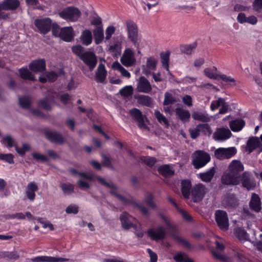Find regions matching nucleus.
Returning <instances> with one entry per match:
<instances>
[{
	"mask_svg": "<svg viewBox=\"0 0 262 262\" xmlns=\"http://www.w3.org/2000/svg\"><path fill=\"white\" fill-rule=\"evenodd\" d=\"M58 14L60 18L68 22H75L80 17L81 12L75 7L69 6L59 11Z\"/></svg>",
	"mask_w": 262,
	"mask_h": 262,
	"instance_id": "f257e3e1",
	"label": "nucleus"
},
{
	"mask_svg": "<svg viewBox=\"0 0 262 262\" xmlns=\"http://www.w3.org/2000/svg\"><path fill=\"white\" fill-rule=\"evenodd\" d=\"M192 164L196 169L205 166L210 161L209 154L203 150H196L192 156Z\"/></svg>",
	"mask_w": 262,
	"mask_h": 262,
	"instance_id": "f03ea898",
	"label": "nucleus"
},
{
	"mask_svg": "<svg viewBox=\"0 0 262 262\" xmlns=\"http://www.w3.org/2000/svg\"><path fill=\"white\" fill-rule=\"evenodd\" d=\"M160 216L161 217L162 219L164 221L166 224L167 229V233L171 235L179 243L181 244L184 247L189 249H191L192 248L191 245L188 242V241L176 234V228L173 225H172L171 224L169 220L163 214H160Z\"/></svg>",
	"mask_w": 262,
	"mask_h": 262,
	"instance_id": "7ed1b4c3",
	"label": "nucleus"
},
{
	"mask_svg": "<svg viewBox=\"0 0 262 262\" xmlns=\"http://www.w3.org/2000/svg\"><path fill=\"white\" fill-rule=\"evenodd\" d=\"M52 33L56 37H59L67 42H70L74 38L73 30L72 27L60 28L58 25L54 26Z\"/></svg>",
	"mask_w": 262,
	"mask_h": 262,
	"instance_id": "20e7f679",
	"label": "nucleus"
},
{
	"mask_svg": "<svg viewBox=\"0 0 262 262\" xmlns=\"http://www.w3.org/2000/svg\"><path fill=\"white\" fill-rule=\"evenodd\" d=\"M128 39L136 47L139 46L138 31L137 25L133 21L126 22Z\"/></svg>",
	"mask_w": 262,
	"mask_h": 262,
	"instance_id": "39448f33",
	"label": "nucleus"
},
{
	"mask_svg": "<svg viewBox=\"0 0 262 262\" xmlns=\"http://www.w3.org/2000/svg\"><path fill=\"white\" fill-rule=\"evenodd\" d=\"M215 221L220 229L226 231L229 228V223L227 213L226 211L217 210L215 213Z\"/></svg>",
	"mask_w": 262,
	"mask_h": 262,
	"instance_id": "423d86ee",
	"label": "nucleus"
},
{
	"mask_svg": "<svg viewBox=\"0 0 262 262\" xmlns=\"http://www.w3.org/2000/svg\"><path fill=\"white\" fill-rule=\"evenodd\" d=\"M247 190H254L256 187V181L252 174L248 171L244 172L240 176V183Z\"/></svg>",
	"mask_w": 262,
	"mask_h": 262,
	"instance_id": "0eeeda50",
	"label": "nucleus"
},
{
	"mask_svg": "<svg viewBox=\"0 0 262 262\" xmlns=\"http://www.w3.org/2000/svg\"><path fill=\"white\" fill-rule=\"evenodd\" d=\"M207 192V188L202 183L195 184L191 189L190 194L194 202H199L204 198Z\"/></svg>",
	"mask_w": 262,
	"mask_h": 262,
	"instance_id": "6e6552de",
	"label": "nucleus"
},
{
	"mask_svg": "<svg viewBox=\"0 0 262 262\" xmlns=\"http://www.w3.org/2000/svg\"><path fill=\"white\" fill-rule=\"evenodd\" d=\"M34 25L41 34H46L51 29L52 20L48 17L37 18L34 20Z\"/></svg>",
	"mask_w": 262,
	"mask_h": 262,
	"instance_id": "1a4fd4ad",
	"label": "nucleus"
},
{
	"mask_svg": "<svg viewBox=\"0 0 262 262\" xmlns=\"http://www.w3.org/2000/svg\"><path fill=\"white\" fill-rule=\"evenodd\" d=\"M147 233L151 239L159 241L165 237L166 231L163 226H159L156 228L148 229Z\"/></svg>",
	"mask_w": 262,
	"mask_h": 262,
	"instance_id": "9d476101",
	"label": "nucleus"
},
{
	"mask_svg": "<svg viewBox=\"0 0 262 262\" xmlns=\"http://www.w3.org/2000/svg\"><path fill=\"white\" fill-rule=\"evenodd\" d=\"M221 181L222 184L224 185H238L240 184V176H237V175L227 170L222 175Z\"/></svg>",
	"mask_w": 262,
	"mask_h": 262,
	"instance_id": "9b49d317",
	"label": "nucleus"
},
{
	"mask_svg": "<svg viewBox=\"0 0 262 262\" xmlns=\"http://www.w3.org/2000/svg\"><path fill=\"white\" fill-rule=\"evenodd\" d=\"M236 152V149L234 147L227 148H219L214 151V156L220 160L229 159L233 156Z\"/></svg>",
	"mask_w": 262,
	"mask_h": 262,
	"instance_id": "f8f14e48",
	"label": "nucleus"
},
{
	"mask_svg": "<svg viewBox=\"0 0 262 262\" xmlns=\"http://www.w3.org/2000/svg\"><path fill=\"white\" fill-rule=\"evenodd\" d=\"M81 60L89 67L90 71H92L97 63V59L96 55L91 51H85L82 55Z\"/></svg>",
	"mask_w": 262,
	"mask_h": 262,
	"instance_id": "ddd939ff",
	"label": "nucleus"
},
{
	"mask_svg": "<svg viewBox=\"0 0 262 262\" xmlns=\"http://www.w3.org/2000/svg\"><path fill=\"white\" fill-rule=\"evenodd\" d=\"M232 135L230 130L228 128H218L213 133V138L217 141H224L229 139Z\"/></svg>",
	"mask_w": 262,
	"mask_h": 262,
	"instance_id": "4468645a",
	"label": "nucleus"
},
{
	"mask_svg": "<svg viewBox=\"0 0 262 262\" xmlns=\"http://www.w3.org/2000/svg\"><path fill=\"white\" fill-rule=\"evenodd\" d=\"M130 115L138 123V126L142 129H147V126L144 122V116L140 110L134 108L129 111Z\"/></svg>",
	"mask_w": 262,
	"mask_h": 262,
	"instance_id": "2eb2a0df",
	"label": "nucleus"
},
{
	"mask_svg": "<svg viewBox=\"0 0 262 262\" xmlns=\"http://www.w3.org/2000/svg\"><path fill=\"white\" fill-rule=\"evenodd\" d=\"M151 90L152 86L149 81L143 76L140 77L137 85V92L147 94L149 93Z\"/></svg>",
	"mask_w": 262,
	"mask_h": 262,
	"instance_id": "dca6fc26",
	"label": "nucleus"
},
{
	"mask_svg": "<svg viewBox=\"0 0 262 262\" xmlns=\"http://www.w3.org/2000/svg\"><path fill=\"white\" fill-rule=\"evenodd\" d=\"M135 61L133 51L130 49H126L121 58V63L126 67H130L135 63Z\"/></svg>",
	"mask_w": 262,
	"mask_h": 262,
	"instance_id": "f3484780",
	"label": "nucleus"
},
{
	"mask_svg": "<svg viewBox=\"0 0 262 262\" xmlns=\"http://www.w3.org/2000/svg\"><path fill=\"white\" fill-rule=\"evenodd\" d=\"M69 259L66 258L48 256H38L31 259L32 262H67Z\"/></svg>",
	"mask_w": 262,
	"mask_h": 262,
	"instance_id": "a211bd4d",
	"label": "nucleus"
},
{
	"mask_svg": "<svg viewBox=\"0 0 262 262\" xmlns=\"http://www.w3.org/2000/svg\"><path fill=\"white\" fill-rule=\"evenodd\" d=\"M249 207L252 211L259 212L261 209V203L258 194L253 193L249 202Z\"/></svg>",
	"mask_w": 262,
	"mask_h": 262,
	"instance_id": "6ab92c4d",
	"label": "nucleus"
},
{
	"mask_svg": "<svg viewBox=\"0 0 262 262\" xmlns=\"http://www.w3.org/2000/svg\"><path fill=\"white\" fill-rule=\"evenodd\" d=\"M30 69L34 72H41L46 70V61L43 59H38L32 61L29 64Z\"/></svg>",
	"mask_w": 262,
	"mask_h": 262,
	"instance_id": "aec40b11",
	"label": "nucleus"
},
{
	"mask_svg": "<svg viewBox=\"0 0 262 262\" xmlns=\"http://www.w3.org/2000/svg\"><path fill=\"white\" fill-rule=\"evenodd\" d=\"M120 219L122 226L125 229H128L134 225L133 221L135 220V219L126 212L120 215Z\"/></svg>",
	"mask_w": 262,
	"mask_h": 262,
	"instance_id": "412c9836",
	"label": "nucleus"
},
{
	"mask_svg": "<svg viewBox=\"0 0 262 262\" xmlns=\"http://www.w3.org/2000/svg\"><path fill=\"white\" fill-rule=\"evenodd\" d=\"M244 169V167L242 163L236 160H232L228 166V170L233 173L237 176H241L239 173Z\"/></svg>",
	"mask_w": 262,
	"mask_h": 262,
	"instance_id": "4be33fe9",
	"label": "nucleus"
},
{
	"mask_svg": "<svg viewBox=\"0 0 262 262\" xmlns=\"http://www.w3.org/2000/svg\"><path fill=\"white\" fill-rule=\"evenodd\" d=\"M262 149V143L257 137H252L249 139L247 142V150L249 153L252 152L255 149Z\"/></svg>",
	"mask_w": 262,
	"mask_h": 262,
	"instance_id": "5701e85b",
	"label": "nucleus"
},
{
	"mask_svg": "<svg viewBox=\"0 0 262 262\" xmlns=\"http://www.w3.org/2000/svg\"><path fill=\"white\" fill-rule=\"evenodd\" d=\"M38 189V186L34 182H30L27 186L26 193L27 198L31 201L34 200L35 198V192Z\"/></svg>",
	"mask_w": 262,
	"mask_h": 262,
	"instance_id": "b1692460",
	"label": "nucleus"
},
{
	"mask_svg": "<svg viewBox=\"0 0 262 262\" xmlns=\"http://www.w3.org/2000/svg\"><path fill=\"white\" fill-rule=\"evenodd\" d=\"M135 98L137 100V102L142 105L149 107H152L154 106L153 100L148 96L143 95H135Z\"/></svg>",
	"mask_w": 262,
	"mask_h": 262,
	"instance_id": "393cba45",
	"label": "nucleus"
},
{
	"mask_svg": "<svg viewBox=\"0 0 262 262\" xmlns=\"http://www.w3.org/2000/svg\"><path fill=\"white\" fill-rule=\"evenodd\" d=\"M106 75L107 72L104 64L102 63L99 64L96 71V81L99 83H103L106 79Z\"/></svg>",
	"mask_w": 262,
	"mask_h": 262,
	"instance_id": "a878e982",
	"label": "nucleus"
},
{
	"mask_svg": "<svg viewBox=\"0 0 262 262\" xmlns=\"http://www.w3.org/2000/svg\"><path fill=\"white\" fill-rule=\"evenodd\" d=\"M2 3L4 10L14 11L20 6L19 0H4Z\"/></svg>",
	"mask_w": 262,
	"mask_h": 262,
	"instance_id": "bb28decb",
	"label": "nucleus"
},
{
	"mask_svg": "<svg viewBox=\"0 0 262 262\" xmlns=\"http://www.w3.org/2000/svg\"><path fill=\"white\" fill-rule=\"evenodd\" d=\"M45 135L47 139L54 143L61 144L64 141L62 136L60 133L56 132H46Z\"/></svg>",
	"mask_w": 262,
	"mask_h": 262,
	"instance_id": "cd10ccee",
	"label": "nucleus"
},
{
	"mask_svg": "<svg viewBox=\"0 0 262 262\" xmlns=\"http://www.w3.org/2000/svg\"><path fill=\"white\" fill-rule=\"evenodd\" d=\"M191 182L190 180H183L181 182V191L183 195L188 199L191 193Z\"/></svg>",
	"mask_w": 262,
	"mask_h": 262,
	"instance_id": "c85d7f7f",
	"label": "nucleus"
},
{
	"mask_svg": "<svg viewBox=\"0 0 262 262\" xmlns=\"http://www.w3.org/2000/svg\"><path fill=\"white\" fill-rule=\"evenodd\" d=\"M192 118L202 122H208L211 120L209 115L206 112H193L192 114Z\"/></svg>",
	"mask_w": 262,
	"mask_h": 262,
	"instance_id": "c756f323",
	"label": "nucleus"
},
{
	"mask_svg": "<svg viewBox=\"0 0 262 262\" xmlns=\"http://www.w3.org/2000/svg\"><path fill=\"white\" fill-rule=\"evenodd\" d=\"M234 234L242 242L248 241L249 235L243 228H236L234 229Z\"/></svg>",
	"mask_w": 262,
	"mask_h": 262,
	"instance_id": "7c9ffc66",
	"label": "nucleus"
},
{
	"mask_svg": "<svg viewBox=\"0 0 262 262\" xmlns=\"http://www.w3.org/2000/svg\"><path fill=\"white\" fill-rule=\"evenodd\" d=\"M176 116L183 122L188 121L190 118V113L188 110H184L181 107L176 108Z\"/></svg>",
	"mask_w": 262,
	"mask_h": 262,
	"instance_id": "2f4dec72",
	"label": "nucleus"
},
{
	"mask_svg": "<svg viewBox=\"0 0 262 262\" xmlns=\"http://www.w3.org/2000/svg\"><path fill=\"white\" fill-rule=\"evenodd\" d=\"M215 172V168L213 167L205 172L199 173L198 174V177L203 182L209 183L211 182L213 179Z\"/></svg>",
	"mask_w": 262,
	"mask_h": 262,
	"instance_id": "473e14b6",
	"label": "nucleus"
},
{
	"mask_svg": "<svg viewBox=\"0 0 262 262\" xmlns=\"http://www.w3.org/2000/svg\"><path fill=\"white\" fill-rule=\"evenodd\" d=\"M94 40L96 44L100 43L104 39V33L102 26H97L93 31Z\"/></svg>",
	"mask_w": 262,
	"mask_h": 262,
	"instance_id": "72a5a7b5",
	"label": "nucleus"
},
{
	"mask_svg": "<svg viewBox=\"0 0 262 262\" xmlns=\"http://www.w3.org/2000/svg\"><path fill=\"white\" fill-rule=\"evenodd\" d=\"M92 39V34L90 30H85L82 32L80 36V40L83 45L89 46L91 43Z\"/></svg>",
	"mask_w": 262,
	"mask_h": 262,
	"instance_id": "f704fd0d",
	"label": "nucleus"
},
{
	"mask_svg": "<svg viewBox=\"0 0 262 262\" xmlns=\"http://www.w3.org/2000/svg\"><path fill=\"white\" fill-rule=\"evenodd\" d=\"M245 125V122L242 119H236L230 123V127L233 132L241 130Z\"/></svg>",
	"mask_w": 262,
	"mask_h": 262,
	"instance_id": "c9c22d12",
	"label": "nucleus"
},
{
	"mask_svg": "<svg viewBox=\"0 0 262 262\" xmlns=\"http://www.w3.org/2000/svg\"><path fill=\"white\" fill-rule=\"evenodd\" d=\"M217 68L215 67L207 68L204 69V74L209 78L217 79L220 74L217 73Z\"/></svg>",
	"mask_w": 262,
	"mask_h": 262,
	"instance_id": "e433bc0d",
	"label": "nucleus"
},
{
	"mask_svg": "<svg viewBox=\"0 0 262 262\" xmlns=\"http://www.w3.org/2000/svg\"><path fill=\"white\" fill-rule=\"evenodd\" d=\"M158 170L160 173L165 177L171 176L174 174V170L168 165H164L159 167Z\"/></svg>",
	"mask_w": 262,
	"mask_h": 262,
	"instance_id": "4c0bfd02",
	"label": "nucleus"
},
{
	"mask_svg": "<svg viewBox=\"0 0 262 262\" xmlns=\"http://www.w3.org/2000/svg\"><path fill=\"white\" fill-rule=\"evenodd\" d=\"M112 67L114 70L121 73L122 75L126 78L130 77V74L124 69L118 61H115L113 63Z\"/></svg>",
	"mask_w": 262,
	"mask_h": 262,
	"instance_id": "58836bf2",
	"label": "nucleus"
},
{
	"mask_svg": "<svg viewBox=\"0 0 262 262\" xmlns=\"http://www.w3.org/2000/svg\"><path fill=\"white\" fill-rule=\"evenodd\" d=\"M196 42H194L189 45H185L181 46L180 47L181 51L182 53L187 55H190L193 49L196 47Z\"/></svg>",
	"mask_w": 262,
	"mask_h": 262,
	"instance_id": "ea45409f",
	"label": "nucleus"
},
{
	"mask_svg": "<svg viewBox=\"0 0 262 262\" xmlns=\"http://www.w3.org/2000/svg\"><path fill=\"white\" fill-rule=\"evenodd\" d=\"M19 74L21 78L26 80H34L35 77L27 69L21 68L19 70Z\"/></svg>",
	"mask_w": 262,
	"mask_h": 262,
	"instance_id": "a19ab883",
	"label": "nucleus"
},
{
	"mask_svg": "<svg viewBox=\"0 0 262 262\" xmlns=\"http://www.w3.org/2000/svg\"><path fill=\"white\" fill-rule=\"evenodd\" d=\"M170 54L166 52L161 54V59L163 67L169 71V60Z\"/></svg>",
	"mask_w": 262,
	"mask_h": 262,
	"instance_id": "79ce46f5",
	"label": "nucleus"
},
{
	"mask_svg": "<svg viewBox=\"0 0 262 262\" xmlns=\"http://www.w3.org/2000/svg\"><path fill=\"white\" fill-rule=\"evenodd\" d=\"M154 115L159 123L166 126H168L169 124L167 119L159 111L156 110Z\"/></svg>",
	"mask_w": 262,
	"mask_h": 262,
	"instance_id": "37998d69",
	"label": "nucleus"
},
{
	"mask_svg": "<svg viewBox=\"0 0 262 262\" xmlns=\"http://www.w3.org/2000/svg\"><path fill=\"white\" fill-rule=\"evenodd\" d=\"M119 93L124 97H129L133 94V88L132 85H126L121 89Z\"/></svg>",
	"mask_w": 262,
	"mask_h": 262,
	"instance_id": "c03bdc74",
	"label": "nucleus"
},
{
	"mask_svg": "<svg viewBox=\"0 0 262 262\" xmlns=\"http://www.w3.org/2000/svg\"><path fill=\"white\" fill-rule=\"evenodd\" d=\"M2 144H5L8 147L10 148L16 145L15 144V141L10 135H7L4 137L1 141Z\"/></svg>",
	"mask_w": 262,
	"mask_h": 262,
	"instance_id": "a18cd8bd",
	"label": "nucleus"
},
{
	"mask_svg": "<svg viewBox=\"0 0 262 262\" xmlns=\"http://www.w3.org/2000/svg\"><path fill=\"white\" fill-rule=\"evenodd\" d=\"M177 262H193L186 254L178 253L173 257Z\"/></svg>",
	"mask_w": 262,
	"mask_h": 262,
	"instance_id": "49530a36",
	"label": "nucleus"
},
{
	"mask_svg": "<svg viewBox=\"0 0 262 262\" xmlns=\"http://www.w3.org/2000/svg\"><path fill=\"white\" fill-rule=\"evenodd\" d=\"M200 133H202L206 136H210L211 134V130L210 126L208 124H200L198 125Z\"/></svg>",
	"mask_w": 262,
	"mask_h": 262,
	"instance_id": "de8ad7c7",
	"label": "nucleus"
},
{
	"mask_svg": "<svg viewBox=\"0 0 262 262\" xmlns=\"http://www.w3.org/2000/svg\"><path fill=\"white\" fill-rule=\"evenodd\" d=\"M19 103L22 107L28 108L30 106L31 98L28 96L20 97L19 98Z\"/></svg>",
	"mask_w": 262,
	"mask_h": 262,
	"instance_id": "09e8293b",
	"label": "nucleus"
},
{
	"mask_svg": "<svg viewBox=\"0 0 262 262\" xmlns=\"http://www.w3.org/2000/svg\"><path fill=\"white\" fill-rule=\"evenodd\" d=\"M0 160L4 161L9 164H14V156L12 154H2L0 152Z\"/></svg>",
	"mask_w": 262,
	"mask_h": 262,
	"instance_id": "8fccbe9b",
	"label": "nucleus"
},
{
	"mask_svg": "<svg viewBox=\"0 0 262 262\" xmlns=\"http://www.w3.org/2000/svg\"><path fill=\"white\" fill-rule=\"evenodd\" d=\"M60 187L66 194H70L74 192V186L70 183H62Z\"/></svg>",
	"mask_w": 262,
	"mask_h": 262,
	"instance_id": "3c124183",
	"label": "nucleus"
},
{
	"mask_svg": "<svg viewBox=\"0 0 262 262\" xmlns=\"http://www.w3.org/2000/svg\"><path fill=\"white\" fill-rule=\"evenodd\" d=\"M16 152L21 156H24L27 151L30 150V145L28 144L24 143L21 147H19L17 145H14Z\"/></svg>",
	"mask_w": 262,
	"mask_h": 262,
	"instance_id": "603ef678",
	"label": "nucleus"
},
{
	"mask_svg": "<svg viewBox=\"0 0 262 262\" xmlns=\"http://www.w3.org/2000/svg\"><path fill=\"white\" fill-rule=\"evenodd\" d=\"M225 100L222 98H219L217 100L212 101L210 105L211 111H214L223 104Z\"/></svg>",
	"mask_w": 262,
	"mask_h": 262,
	"instance_id": "864d4df0",
	"label": "nucleus"
},
{
	"mask_svg": "<svg viewBox=\"0 0 262 262\" xmlns=\"http://www.w3.org/2000/svg\"><path fill=\"white\" fill-rule=\"evenodd\" d=\"M108 50L111 52L115 55L120 54L121 52V45L119 43H115L110 46Z\"/></svg>",
	"mask_w": 262,
	"mask_h": 262,
	"instance_id": "5fc2aeb1",
	"label": "nucleus"
},
{
	"mask_svg": "<svg viewBox=\"0 0 262 262\" xmlns=\"http://www.w3.org/2000/svg\"><path fill=\"white\" fill-rule=\"evenodd\" d=\"M176 100L172 95L169 93H166L165 94L163 105H168L175 102Z\"/></svg>",
	"mask_w": 262,
	"mask_h": 262,
	"instance_id": "6e6d98bb",
	"label": "nucleus"
},
{
	"mask_svg": "<svg viewBox=\"0 0 262 262\" xmlns=\"http://www.w3.org/2000/svg\"><path fill=\"white\" fill-rule=\"evenodd\" d=\"M157 63V60L155 58L150 57L147 59L146 66L154 71L156 69Z\"/></svg>",
	"mask_w": 262,
	"mask_h": 262,
	"instance_id": "4d7b16f0",
	"label": "nucleus"
},
{
	"mask_svg": "<svg viewBox=\"0 0 262 262\" xmlns=\"http://www.w3.org/2000/svg\"><path fill=\"white\" fill-rule=\"evenodd\" d=\"M72 51L77 55L80 59L82 55L84 54V48L81 45H77L73 47Z\"/></svg>",
	"mask_w": 262,
	"mask_h": 262,
	"instance_id": "13d9d810",
	"label": "nucleus"
},
{
	"mask_svg": "<svg viewBox=\"0 0 262 262\" xmlns=\"http://www.w3.org/2000/svg\"><path fill=\"white\" fill-rule=\"evenodd\" d=\"M219 78H220L223 82L225 83H232L233 85H235V80L231 76H228L225 74H220Z\"/></svg>",
	"mask_w": 262,
	"mask_h": 262,
	"instance_id": "bf43d9fd",
	"label": "nucleus"
},
{
	"mask_svg": "<svg viewBox=\"0 0 262 262\" xmlns=\"http://www.w3.org/2000/svg\"><path fill=\"white\" fill-rule=\"evenodd\" d=\"M78 206L76 205H70L68 206L66 209V212L67 214H76L78 212Z\"/></svg>",
	"mask_w": 262,
	"mask_h": 262,
	"instance_id": "052dcab7",
	"label": "nucleus"
},
{
	"mask_svg": "<svg viewBox=\"0 0 262 262\" xmlns=\"http://www.w3.org/2000/svg\"><path fill=\"white\" fill-rule=\"evenodd\" d=\"M252 6L253 10L255 12H260L262 9V0H254Z\"/></svg>",
	"mask_w": 262,
	"mask_h": 262,
	"instance_id": "680f3d73",
	"label": "nucleus"
},
{
	"mask_svg": "<svg viewBox=\"0 0 262 262\" xmlns=\"http://www.w3.org/2000/svg\"><path fill=\"white\" fill-rule=\"evenodd\" d=\"M111 194L115 196L117 199L120 200L124 204H128L129 203V201L126 199L123 196L118 194L115 190H113L110 191Z\"/></svg>",
	"mask_w": 262,
	"mask_h": 262,
	"instance_id": "e2e57ef3",
	"label": "nucleus"
},
{
	"mask_svg": "<svg viewBox=\"0 0 262 262\" xmlns=\"http://www.w3.org/2000/svg\"><path fill=\"white\" fill-rule=\"evenodd\" d=\"M115 28L113 26H108L105 30V39L109 40L115 33Z\"/></svg>",
	"mask_w": 262,
	"mask_h": 262,
	"instance_id": "0e129e2a",
	"label": "nucleus"
},
{
	"mask_svg": "<svg viewBox=\"0 0 262 262\" xmlns=\"http://www.w3.org/2000/svg\"><path fill=\"white\" fill-rule=\"evenodd\" d=\"M32 156L33 157V158L37 161L47 162L48 160V158L47 156H46L45 155H41L39 153L33 152L32 154Z\"/></svg>",
	"mask_w": 262,
	"mask_h": 262,
	"instance_id": "69168bd1",
	"label": "nucleus"
},
{
	"mask_svg": "<svg viewBox=\"0 0 262 262\" xmlns=\"http://www.w3.org/2000/svg\"><path fill=\"white\" fill-rule=\"evenodd\" d=\"M143 162L146 165L151 167L156 163L157 159L154 157H147L144 159Z\"/></svg>",
	"mask_w": 262,
	"mask_h": 262,
	"instance_id": "338daca9",
	"label": "nucleus"
},
{
	"mask_svg": "<svg viewBox=\"0 0 262 262\" xmlns=\"http://www.w3.org/2000/svg\"><path fill=\"white\" fill-rule=\"evenodd\" d=\"M46 73L48 80L50 82L55 81L58 76L57 74L54 71L48 72Z\"/></svg>",
	"mask_w": 262,
	"mask_h": 262,
	"instance_id": "774afa93",
	"label": "nucleus"
}]
</instances>
